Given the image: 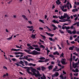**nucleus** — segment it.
Instances as JSON below:
<instances>
[{
    "label": "nucleus",
    "instance_id": "a19ab883",
    "mask_svg": "<svg viewBox=\"0 0 79 79\" xmlns=\"http://www.w3.org/2000/svg\"><path fill=\"white\" fill-rule=\"evenodd\" d=\"M60 77H61V79H63V74H61L60 76Z\"/></svg>",
    "mask_w": 79,
    "mask_h": 79
},
{
    "label": "nucleus",
    "instance_id": "20e7f679",
    "mask_svg": "<svg viewBox=\"0 0 79 79\" xmlns=\"http://www.w3.org/2000/svg\"><path fill=\"white\" fill-rule=\"evenodd\" d=\"M32 54H33V55H40V52H38L37 51L34 50L33 51H32Z\"/></svg>",
    "mask_w": 79,
    "mask_h": 79
},
{
    "label": "nucleus",
    "instance_id": "a878e982",
    "mask_svg": "<svg viewBox=\"0 0 79 79\" xmlns=\"http://www.w3.org/2000/svg\"><path fill=\"white\" fill-rule=\"evenodd\" d=\"M70 77L71 79H73V74H72V73H71L69 74Z\"/></svg>",
    "mask_w": 79,
    "mask_h": 79
},
{
    "label": "nucleus",
    "instance_id": "72a5a7b5",
    "mask_svg": "<svg viewBox=\"0 0 79 79\" xmlns=\"http://www.w3.org/2000/svg\"><path fill=\"white\" fill-rule=\"evenodd\" d=\"M59 31L60 32L61 34H64V31H62V30H59Z\"/></svg>",
    "mask_w": 79,
    "mask_h": 79
},
{
    "label": "nucleus",
    "instance_id": "680f3d73",
    "mask_svg": "<svg viewBox=\"0 0 79 79\" xmlns=\"http://www.w3.org/2000/svg\"><path fill=\"white\" fill-rule=\"evenodd\" d=\"M72 60H73V59L72 58V54H71V58L70 60V61H72Z\"/></svg>",
    "mask_w": 79,
    "mask_h": 79
},
{
    "label": "nucleus",
    "instance_id": "aec40b11",
    "mask_svg": "<svg viewBox=\"0 0 79 79\" xmlns=\"http://www.w3.org/2000/svg\"><path fill=\"white\" fill-rule=\"evenodd\" d=\"M66 31L68 32V33H69L70 34H72V32L71 31V30H66Z\"/></svg>",
    "mask_w": 79,
    "mask_h": 79
},
{
    "label": "nucleus",
    "instance_id": "e433bc0d",
    "mask_svg": "<svg viewBox=\"0 0 79 79\" xmlns=\"http://www.w3.org/2000/svg\"><path fill=\"white\" fill-rule=\"evenodd\" d=\"M55 74L56 75V77H57V76H59V73L58 72H56Z\"/></svg>",
    "mask_w": 79,
    "mask_h": 79
},
{
    "label": "nucleus",
    "instance_id": "f03ea898",
    "mask_svg": "<svg viewBox=\"0 0 79 79\" xmlns=\"http://www.w3.org/2000/svg\"><path fill=\"white\" fill-rule=\"evenodd\" d=\"M69 4L70 8H72V6L71 5V4L70 3H69V2H67V4L66 5H64L65 7H67L68 10H69Z\"/></svg>",
    "mask_w": 79,
    "mask_h": 79
},
{
    "label": "nucleus",
    "instance_id": "4c0bfd02",
    "mask_svg": "<svg viewBox=\"0 0 79 79\" xmlns=\"http://www.w3.org/2000/svg\"><path fill=\"white\" fill-rule=\"evenodd\" d=\"M13 37V36H11L10 37L7 38V40H11Z\"/></svg>",
    "mask_w": 79,
    "mask_h": 79
},
{
    "label": "nucleus",
    "instance_id": "8fccbe9b",
    "mask_svg": "<svg viewBox=\"0 0 79 79\" xmlns=\"http://www.w3.org/2000/svg\"><path fill=\"white\" fill-rule=\"evenodd\" d=\"M57 63L58 64H60V61L59 60H57Z\"/></svg>",
    "mask_w": 79,
    "mask_h": 79
},
{
    "label": "nucleus",
    "instance_id": "e2e57ef3",
    "mask_svg": "<svg viewBox=\"0 0 79 79\" xmlns=\"http://www.w3.org/2000/svg\"><path fill=\"white\" fill-rule=\"evenodd\" d=\"M49 61V59H47L45 60L44 61V62H47V61Z\"/></svg>",
    "mask_w": 79,
    "mask_h": 79
},
{
    "label": "nucleus",
    "instance_id": "603ef678",
    "mask_svg": "<svg viewBox=\"0 0 79 79\" xmlns=\"http://www.w3.org/2000/svg\"><path fill=\"white\" fill-rule=\"evenodd\" d=\"M62 10V11H64V12H65V11H67V9H63Z\"/></svg>",
    "mask_w": 79,
    "mask_h": 79
},
{
    "label": "nucleus",
    "instance_id": "0eeeda50",
    "mask_svg": "<svg viewBox=\"0 0 79 79\" xmlns=\"http://www.w3.org/2000/svg\"><path fill=\"white\" fill-rule=\"evenodd\" d=\"M67 18V17H68V14H64V16H62V19H64V18Z\"/></svg>",
    "mask_w": 79,
    "mask_h": 79
},
{
    "label": "nucleus",
    "instance_id": "6e6d98bb",
    "mask_svg": "<svg viewBox=\"0 0 79 79\" xmlns=\"http://www.w3.org/2000/svg\"><path fill=\"white\" fill-rule=\"evenodd\" d=\"M45 61H42L41 60H39L38 61V62H39V63H42V62H44Z\"/></svg>",
    "mask_w": 79,
    "mask_h": 79
},
{
    "label": "nucleus",
    "instance_id": "de8ad7c7",
    "mask_svg": "<svg viewBox=\"0 0 79 79\" xmlns=\"http://www.w3.org/2000/svg\"><path fill=\"white\" fill-rule=\"evenodd\" d=\"M63 55H64V53H63V52H62L60 56V57H61V56H62V57H63Z\"/></svg>",
    "mask_w": 79,
    "mask_h": 79
},
{
    "label": "nucleus",
    "instance_id": "0e129e2a",
    "mask_svg": "<svg viewBox=\"0 0 79 79\" xmlns=\"http://www.w3.org/2000/svg\"><path fill=\"white\" fill-rule=\"evenodd\" d=\"M70 40H73V36H70Z\"/></svg>",
    "mask_w": 79,
    "mask_h": 79
},
{
    "label": "nucleus",
    "instance_id": "2f4dec72",
    "mask_svg": "<svg viewBox=\"0 0 79 79\" xmlns=\"http://www.w3.org/2000/svg\"><path fill=\"white\" fill-rule=\"evenodd\" d=\"M26 71H27V72L28 73H29V74H31V72L29 71V69H27Z\"/></svg>",
    "mask_w": 79,
    "mask_h": 79
},
{
    "label": "nucleus",
    "instance_id": "f257e3e1",
    "mask_svg": "<svg viewBox=\"0 0 79 79\" xmlns=\"http://www.w3.org/2000/svg\"><path fill=\"white\" fill-rule=\"evenodd\" d=\"M30 69L31 70V71L33 72V74L35 76V77H37L38 76L39 77L42 76V75L40 74L39 71H38V70H36V69L33 68L32 67H30Z\"/></svg>",
    "mask_w": 79,
    "mask_h": 79
},
{
    "label": "nucleus",
    "instance_id": "c85d7f7f",
    "mask_svg": "<svg viewBox=\"0 0 79 79\" xmlns=\"http://www.w3.org/2000/svg\"><path fill=\"white\" fill-rule=\"evenodd\" d=\"M32 47H38L39 46L37 45L33 44L32 45Z\"/></svg>",
    "mask_w": 79,
    "mask_h": 79
},
{
    "label": "nucleus",
    "instance_id": "473e14b6",
    "mask_svg": "<svg viewBox=\"0 0 79 79\" xmlns=\"http://www.w3.org/2000/svg\"><path fill=\"white\" fill-rule=\"evenodd\" d=\"M68 19H67V21H70V20H69V19H70V17H69L68 16V17H67Z\"/></svg>",
    "mask_w": 79,
    "mask_h": 79
},
{
    "label": "nucleus",
    "instance_id": "b1692460",
    "mask_svg": "<svg viewBox=\"0 0 79 79\" xmlns=\"http://www.w3.org/2000/svg\"><path fill=\"white\" fill-rule=\"evenodd\" d=\"M72 32V34H76V30L75 29L74 30V31H73Z\"/></svg>",
    "mask_w": 79,
    "mask_h": 79
},
{
    "label": "nucleus",
    "instance_id": "5701e85b",
    "mask_svg": "<svg viewBox=\"0 0 79 79\" xmlns=\"http://www.w3.org/2000/svg\"><path fill=\"white\" fill-rule=\"evenodd\" d=\"M72 11V12H76V11H77V9L76 8L74 9H73Z\"/></svg>",
    "mask_w": 79,
    "mask_h": 79
},
{
    "label": "nucleus",
    "instance_id": "3c124183",
    "mask_svg": "<svg viewBox=\"0 0 79 79\" xmlns=\"http://www.w3.org/2000/svg\"><path fill=\"white\" fill-rule=\"evenodd\" d=\"M52 77H56V75L55 74H54L52 75Z\"/></svg>",
    "mask_w": 79,
    "mask_h": 79
},
{
    "label": "nucleus",
    "instance_id": "69168bd1",
    "mask_svg": "<svg viewBox=\"0 0 79 79\" xmlns=\"http://www.w3.org/2000/svg\"><path fill=\"white\" fill-rule=\"evenodd\" d=\"M49 39L51 40V41H53V39L52 38H49Z\"/></svg>",
    "mask_w": 79,
    "mask_h": 79
},
{
    "label": "nucleus",
    "instance_id": "bf43d9fd",
    "mask_svg": "<svg viewBox=\"0 0 79 79\" xmlns=\"http://www.w3.org/2000/svg\"><path fill=\"white\" fill-rule=\"evenodd\" d=\"M76 51H77V52H78V53H79V48H77L76 49Z\"/></svg>",
    "mask_w": 79,
    "mask_h": 79
},
{
    "label": "nucleus",
    "instance_id": "c9c22d12",
    "mask_svg": "<svg viewBox=\"0 0 79 79\" xmlns=\"http://www.w3.org/2000/svg\"><path fill=\"white\" fill-rule=\"evenodd\" d=\"M40 60H45V58L44 57H41L39 58Z\"/></svg>",
    "mask_w": 79,
    "mask_h": 79
},
{
    "label": "nucleus",
    "instance_id": "79ce46f5",
    "mask_svg": "<svg viewBox=\"0 0 79 79\" xmlns=\"http://www.w3.org/2000/svg\"><path fill=\"white\" fill-rule=\"evenodd\" d=\"M3 69H6V70H7V69H8L5 66H3Z\"/></svg>",
    "mask_w": 79,
    "mask_h": 79
},
{
    "label": "nucleus",
    "instance_id": "864d4df0",
    "mask_svg": "<svg viewBox=\"0 0 79 79\" xmlns=\"http://www.w3.org/2000/svg\"><path fill=\"white\" fill-rule=\"evenodd\" d=\"M74 76H77V75H78V73H74L73 74Z\"/></svg>",
    "mask_w": 79,
    "mask_h": 79
},
{
    "label": "nucleus",
    "instance_id": "423d86ee",
    "mask_svg": "<svg viewBox=\"0 0 79 79\" xmlns=\"http://www.w3.org/2000/svg\"><path fill=\"white\" fill-rule=\"evenodd\" d=\"M24 52H27V53H29V54H32L31 52H31V50L29 49L28 50L25 49L24 50Z\"/></svg>",
    "mask_w": 79,
    "mask_h": 79
},
{
    "label": "nucleus",
    "instance_id": "393cba45",
    "mask_svg": "<svg viewBox=\"0 0 79 79\" xmlns=\"http://www.w3.org/2000/svg\"><path fill=\"white\" fill-rule=\"evenodd\" d=\"M14 54L16 55H19V54H21V53L20 52H14Z\"/></svg>",
    "mask_w": 79,
    "mask_h": 79
},
{
    "label": "nucleus",
    "instance_id": "7ed1b4c3",
    "mask_svg": "<svg viewBox=\"0 0 79 79\" xmlns=\"http://www.w3.org/2000/svg\"><path fill=\"white\" fill-rule=\"evenodd\" d=\"M66 59H62L60 60V62L63 64H66L67 62H66Z\"/></svg>",
    "mask_w": 79,
    "mask_h": 79
},
{
    "label": "nucleus",
    "instance_id": "6e6552de",
    "mask_svg": "<svg viewBox=\"0 0 79 79\" xmlns=\"http://www.w3.org/2000/svg\"><path fill=\"white\" fill-rule=\"evenodd\" d=\"M22 17L23 18V19H26L27 21H28V19L27 18V17H26V15H22Z\"/></svg>",
    "mask_w": 79,
    "mask_h": 79
},
{
    "label": "nucleus",
    "instance_id": "9d476101",
    "mask_svg": "<svg viewBox=\"0 0 79 79\" xmlns=\"http://www.w3.org/2000/svg\"><path fill=\"white\" fill-rule=\"evenodd\" d=\"M53 65H50L48 67V68L49 69V70H51V69H53Z\"/></svg>",
    "mask_w": 79,
    "mask_h": 79
},
{
    "label": "nucleus",
    "instance_id": "a211bd4d",
    "mask_svg": "<svg viewBox=\"0 0 79 79\" xmlns=\"http://www.w3.org/2000/svg\"><path fill=\"white\" fill-rule=\"evenodd\" d=\"M19 49H16L12 48L11 49V51H15L17 52V51H19Z\"/></svg>",
    "mask_w": 79,
    "mask_h": 79
},
{
    "label": "nucleus",
    "instance_id": "f704fd0d",
    "mask_svg": "<svg viewBox=\"0 0 79 79\" xmlns=\"http://www.w3.org/2000/svg\"><path fill=\"white\" fill-rule=\"evenodd\" d=\"M40 47L43 48H45V46H44V45H41L40 46Z\"/></svg>",
    "mask_w": 79,
    "mask_h": 79
},
{
    "label": "nucleus",
    "instance_id": "f8f14e48",
    "mask_svg": "<svg viewBox=\"0 0 79 79\" xmlns=\"http://www.w3.org/2000/svg\"><path fill=\"white\" fill-rule=\"evenodd\" d=\"M41 70L43 71H45V70L46 69V67H45L44 66H42L41 67Z\"/></svg>",
    "mask_w": 79,
    "mask_h": 79
},
{
    "label": "nucleus",
    "instance_id": "6ab92c4d",
    "mask_svg": "<svg viewBox=\"0 0 79 79\" xmlns=\"http://www.w3.org/2000/svg\"><path fill=\"white\" fill-rule=\"evenodd\" d=\"M56 3L57 5H59L61 3V2L60 1V0H57V1H56Z\"/></svg>",
    "mask_w": 79,
    "mask_h": 79
},
{
    "label": "nucleus",
    "instance_id": "2eb2a0df",
    "mask_svg": "<svg viewBox=\"0 0 79 79\" xmlns=\"http://www.w3.org/2000/svg\"><path fill=\"white\" fill-rule=\"evenodd\" d=\"M53 55H59L60 53H58V51H56L55 52H54L53 53Z\"/></svg>",
    "mask_w": 79,
    "mask_h": 79
},
{
    "label": "nucleus",
    "instance_id": "7c9ffc66",
    "mask_svg": "<svg viewBox=\"0 0 79 79\" xmlns=\"http://www.w3.org/2000/svg\"><path fill=\"white\" fill-rule=\"evenodd\" d=\"M52 17L53 18H56V19H57V18H58V16L55 15H53L52 16Z\"/></svg>",
    "mask_w": 79,
    "mask_h": 79
},
{
    "label": "nucleus",
    "instance_id": "ea45409f",
    "mask_svg": "<svg viewBox=\"0 0 79 79\" xmlns=\"http://www.w3.org/2000/svg\"><path fill=\"white\" fill-rule=\"evenodd\" d=\"M77 64H78V63H76L75 64V66L74 67V69L76 68V66H77Z\"/></svg>",
    "mask_w": 79,
    "mask_h": 79
},
{
    "label": "nucleus",
    "instance_id": "bb28decb",
    "mask_svg": "<svg viewBox=\"0 0 79 79\" xmlns=\"http://www.w3.org/2000/svg\"><path fill=\"white\" fill-rule=\"evenodd\" d=\"M65 29L66 30H68V29H70V27L65 26Z\"/></svg>",
    "mask_w": 79,
    "mask_h": 79
},
{
    "label": "nucleus",
    "instance_id": "5fc2aeb1",
    "mask_svg": "<svg viewBox=\"0 0 79 79\" xmlns=\"http://www.w3.org/2000/svg\"><path fill=\"white\" fill-rule=\"evenodd\" d=\"M19 63L21 64L24 63V62H23V61H22L21 60L20 61H19Z\"/></svg>",
    "mask_w": 79,
    "mask_h": 79
},
{
    "label": "nucleus",
    "instance_id": "39448f33",
    "mask_svg": "<svg viewBox=\"0 0 79 79\" xmlns=\"http://www.w3.org/2000/svg\"><path fill=\"white\" fill-rule=\"evenodd\" d=\"M27 45L28 47V48H27V49H29V48H30L31 50H33V49H34V48H33L32 46H31V44H27Z\"/></svg>",
    "mask_w": 79,
    "mask_h": 79
},
{
    "label": "nucleus",
    "instance_id": "4be33fe9",
    "mask_svg": "<svg viewBox=\"0 0 79 79\" xmlns=\"http://www.w3.org/2000/svg\"><path fill=\"white\" fill-rule=\"evenodd\" d=\"M65 7V8H66V7L64 5V6H62L61 7V6H60V8H61V9H62V10H63L64 9V8Z\"/></svg>",
    "mask_w": 79,
    "mask_h": 79
},
{
    "label": "nucleus",
    "instance_id": "c03bdc74",
    "mask_svg": "<svg viewBox=\"0 0 79 79\" xmlns=\"http://www.w3.org/2000/svg\"><path fill=\"white\" fill-rule=\"evenodd\" d=\"M27 28H33V26H27Z\"/></svg>",
    "mask_w": 79,
    "mask_h": 79
},
{
    "label": "nucleus",
    "instance_id": "4d7b16f0",
    "mask_svg": "<svg viewBox=\"0 0 79 79\" xmlns=\"http://www.w3.org/2000/svg\"><path fill=\"white\" fill-rule=\"evenodd\" d=\"M24 58L25 59H28V57H27V56H24Z\"/></svg>",
    "mask_w": 79,
    "mask_h": 79
},
{
    "label": "nucleus",
    "instance_id": "412c9836",
    "mask_svg": "<svg viewBox=\"0 0 79 79\" xmlns=\"http://www.w3.org/2000/svg\"><path fill=\"white\" fill-rule=\"evenodd\" d=\"M35 35H32L31 36V37L33 38V39H35Z\"/></svg>",
    "mask_w": 79,
    "mask_h": 79
},
{
    "label": "nucleus",
    "instance_id": "338daca9",
    "mask_svg": "<svg viewBox=\"0 0 79 79\" xmlns=\"http://www.w3.org/2000/svg\"><path fill=\"white\" fill-rule=\"evenodd\" d=\"M73 25H72L70 27L72 29H73Z\"/></svg>",
    "mask_w": 79,
    "mask_h": 79
},
{
    "label": "nucleus",
    "instance_id": "dca6fc26",
    "mask_svg": "<svg viewBox=\"0 0 79 79\" xmlns=\"http://www.w3.org/2000/svg\"><path fill=\"white\" fill-rule=\"evenodd\" d=\"M74 46H73L72 47H70V48H69V49L70 50H73V49H74Z\"/></svg>",
    "mask_w": 79,
    "mask_h": 79
},
{
    "label": "nucleus",
    "instance_id": "9b49d317",
    "mask_svg": "<svg viewBox=\"0 0 79 79\" xmlns=\"http://www.w3.org/2000/svg\"><path fill=\"white\" fill-rule=\"evenodd\" d=\"M36 64H33L32 63H30L28 64V66H35Z\"/></svg>",
    "mask_w": 79,
    "mask_h": 79
},
{
    "label": "nucleus",
    "instance_id": "13d9d810",
    "mask_svg": "<svg viewBox=\"0 0 79 79\" xmlns=\"http://www.w3.org/2000/svg\"><path fill=\"white\" fill-rule=\"evenodd\" d=\"M73 55H76V56H78V54H77V53H76V52H73Z\"/></svg>",
    "mask_w": 79,
    "mask_h": 79
},
{
    "label": "nucleus",
    "instance_id": "58836bf2",
    "mask_svg": "<svg viewBox=\"0 0 79 79\" xmlns=\"http://www.w3.org/2000/svg\"><path fill=\"white\" fill-rule=\"evenodd\" d=\"M11 60L15 62L16 61V59L15 58H13Z\"/></svg>",
    "mask_w": 79,
    "mask_h": 79
},
{
    "label": "nucleus",
    "instance_id": "49530a36",
    "mask_svg": "<svg viewBox=\"0 0 79 79\" xmlns=\"http://www.w3.org/2000/svg\"><path fill=\"white\" fill-rule=\"evenodd\" d=\"M36 69H37V70H38L39 71H40V70H41L40 67H38V68H36Z\"/></svg>",
    "mask_w": 79,
    "mask_h": 79
},
{
    "label": "nucleus",
    "instance_id": "774afa93",
    "mask_svg": "<svg viewBox=\"0 0 79 79\" xmlns=\"http://www.w3.org/2000/svg\"><path fill=\"white\" fill-rule=\"evenodd\" d=\"M28 23L30 24H32V22L31 21H28Z\"/></svg>",
    "mask_w": 79,
    "mask_h": 79
},
{
    "label": "nucleus",
    "instance_id": "4468645a",
    "mask_svg": "<svg viewBox=\"0 0 79 79\" xmlns=\"http://www.w3.org/2000/svg\"><path fill=\"white\" fill-rule=\"evenodd\" d=\"M35 50H37L38 52H40V49L39 48H35Z\"/></svg>",
    "mask_w": 79,
    "mask_h": 79
},
{
    "label": "nucleus",
    "instance_id": "052dcab7",
    "mask_svg": "<svg viewBox=\"0 0 79 79\" xmlns=\"http://www.w3.org/2000/svg\"><path fill=\"white\" fill-rule=\"evenodd\" d=\"M75 59H76V56H73V60H74Z\"/></svg>",
    "mask_w": 79,
    "mask_h": 79
},
{
    "label": "nucleus",
    "instance_id": "cd10ccee",
    "mask_svg": "<svg viewBox=\"0 0 79 79\" xmlns=\"http://www.w3.org/2000/svg\"><path fill=\"white\" fill-rule=\"evenodd\" d=\"M57 17L58 18H59L60 19H63V16L62 15H61L60 17L59 16H57Z\"/></svg>",
    "mask_w": 79,
    "mask_h": 79
},
{
    "label": "nucleus",
    "instance_id": "ddd939ff",
    "mask_svg": "<svg viewBox=\"0 0 79 79\" xmlns=\"http://www.w3.org/2000/svg\"><path fill=\"white\" fill-rule=\"evenodd\" d=\"M73 26H76L77 25V26L78 27L79 26V22H76L75 23L73 24Z\"/></svg>",
    "mask_w": 79,
    "mask_h": 79
},
{
    "label": "nucleus",
    "instance_id": "1a4fd4ad",
    "mask_svg": "<svg viewBox=\"0 0 79 79\" xmlns=\"http://www.w3.org/2000/svg\"><path fill=\"white\" fill-rule=\"evenodd\" d=\"M45 33L46 34H47V35H49V36H50L51 37H53V36H54V34H51L47 32H46Z\"/></svg>",
    "mask_w": 79,
    "mask_h": 79
},
{
    "label": "nucleus",
    "instance_id": "c756f323",
    "mask_svg": "<svg viewBox=\"0 0 79 79\" xmlns=\"http://www.w3.org/2000/svg\"><path fill=\"white\" fill-rule=\"evenodd\" d=\"M49 57H51V58H54L55 57L53 55H52L51 54L49 55Z\"/></svg>",
    "mask_w": 79,
    "mask_h": 79
},
{
    "label": "nucleus",
    "instance_id": "f3484780",
    "mask_svg": "<svg viewBox=\"0 0 79 79\" xmlns=\"http://www.w3.org/2000/svg\"><path fill=\"white\" fill-rule=\"evenodd\" d=\"M52 22L53 23H56L57 24H58L59 23V22L57 20H53Z\"/></svg>",
    "mask_w": 79,
    "mask_h": 79
},
{
    "label": "nucleus",
    "instance_id": "37998d69",
    "mask_svg": "<svg viewBox=\"0 0 79 79\" xmlns=\"http://www.w3.org/2000/svg\"><path fill=\"white\" fill-rule=\"evenodd\" d=\"M75 72L76 73H78V72H79V70H78V69H75Z\"/></svg>",
    "mask_w": 79,
    "mask_h": 79
},
{
    "label": "nucleus",
    "instance_id": "09e8293b",
    "mask_svg": "<svg viewBox=\"0 0 79 79\" xmlns=\"http://www.w3.org/2000/svg\"><path fill=\"white\" fill-rule=\"evenodd\" d=\"M41 36H42V37H43V38H44V39H45V38H46V37H45V36L42 35H40Z\"/></svg>",
    "mask_w": 79,
    "mask_h": 79
},
{
    "label": "nucleus",
    "instance_id": "a18cd8bd",
    "mask_svg": "<svg viewBox=\"0 0 79 79\" xmlns=\"http://www.w3.org/2000/svg\"><path fill=\"white\" fill-rule=\"evenodd\" d=\"M39 21H40V22H41V23H45L44 22V21L42 20L41 19H40L39 20Z\"/></svg>",
    "mask_w": 79,
    "mask_h": 79
}]
</instances>
